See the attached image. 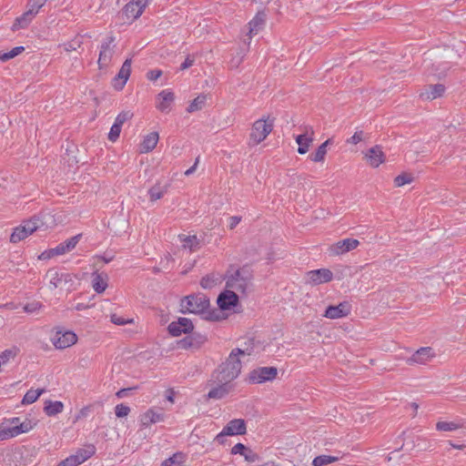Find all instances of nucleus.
Instances as JSON below:
<instances>
[{
	"label": "nucleus",
	"instance_id": "1",
	"mask_svg": "<svg viewBox=\"0 0 466 466\" xmlns=\"http://www.w3.org/2000/svg\"><path fill=\"white\" fill-rule=\"evenodd\" d=\"M245 354V350L241 349L233 350L225 362L221 363L218 368L212 373L213 382L232 383L241 371V361L239 355Z\"/></svg>",
	"mask_w": 466,
	"mask_h": 466
},
{
	"label": "nucleus",
	"instance_id": "2",
	"mask_svg": "<svg viewBox=\"0 0 466 466\" xmlns=\"http://www.w3.org/2000/svg\"><path fill=\"white\" fill-rule=\"evenodd\" d=\"M252 279V271L248 266L235 268L230 265L225 275L226 288L245 294L251 285Z\"/></svg>",
	"mask_w": 466,
	"mask_h": 466
},
{
	"label": "nucleus",
	"instance_id": "3",
	"mask_svg": "<svg viewBox=\"0 0 466 466\" xmlns=\"http://www.w3.org/2000/svg\"><path fill=\"white\" fill-rule=\"evenodd\" d=\"M181 312L202 314L209 308V299L203 293L191 294L181 300Z\"/></svg>",
	"mask_w": 466,
	"mask_h": 466
},
{
	"label": "nucleus",
	"instance_id": "4",
	"mask_svg": "<svg viewBox=\"0 0 466 466\" xmlns=\"http://www.w3.org/2000/svg\"><path fill=\"white\" fill-rule=\"evenodd\" d=\"M273 120L268 119H258L252 127L251 133L249 135L250 143L258 145L263 141L272 131Z\"/></svg>",
	"mask_w": 466,
	"mask_h": 466
},
{
	"label": "nucleus",
	"instance_id": "5",
	"mask_svg": "<svg viewBox=\"0 0 466 466\" xmlns=\"http://www.w3.org/2000/svg\"><path fill=\"white\" fill-rule=\"evenodd\" d=\"M46 278L49 280L51 289L63 288L67 286L69 289L74 283V276L70 273L60 272L56 268H50L46 274Z\"/></svg>",
	"mask_w": 466,
	"mask_h": 466
},
{
	"label": "nucleus",
	"instance_id": "6",
	"mask_svg": "<svg viewBox=\"0 0 466 466\" xmlns=\"http://www.w3.org/2000/svg\"><path fill=\"white\" fill-rule=\"evenodd\" d=\"M278 375L275 367H259L251 370L248 374V381L251 383H263L273 380Z\"/></svg>",
	"mask_w": 466,
	"mask_h": 466
},
{
	"label": "nucleus",
	"instance_id": "7",
	"mask_svg": "<svg viewBox=\"0 0 466 466\" xmlns=\"http://www.w3.org/2000/svg\"><path fill=\"white\" fill-rule=\"evenodd\" d=\"M115 42V36L110 35L107 36L101 44V49L98 57V66L99 68H103L108 66L110 63L113 55L115 53V46L112 44Z\"/></svg>",
	"mask_w": 466,
	"mask_h": 466
},
{
	"label": "nucleus",
	"instance_id": "8",
	"mask_svg": "<svg viewBox=\"0 0 466 466\" xmlns=\"http://www.w3.org/2000/svg\"><path fill=\"white\" fill-rule=\"evenodd\" d=\"M188 334H189L188 336H187L184 339L177 341L178 348L183 349V350H187V349L198 350L208 339L206 335H203L199 332L191 331Z\"/></svg>",
	"mask_w": 466,
	"mask_h": 466
},
{
	"label": "nucleus",
	"instance_id": "9",
	"mask_svg": "<svg viewBox=\"0 0 466 466\" xmlns=\"http://www.w3.org/2000/svg\"><path fill=\"white\" fill-rule=\"evenodd\" d=\"M193 329L194 325L187 318H178L177 321H172L167 327L169 334L173 337H178L183 333L188 334Z\"/></svg>",
	"mask_w": 466,
	"mask_h": 466
},
{
	"label": "nucleus",
	"instance_id": "10",
	"mask_svg": "<svg viewBox=\"0 0 466 466\" xmlns=\"http://www.w3.org/2000/svg\"><path fill=\"white\" fill-rule=\"evenodd\" d=\"M77 340L76 335L73 331L57 330L52 338L54 346L58 350H63L74 345Z\"/></svg>",
	"mask_w": 466,
	"mask_h": 466
},
{
	"label": "nucleus",
	"instance_id": "11",
	"mask_svg": "<svg viewBox=\"0 0 466 466\" xmlns=\"http://www.w3.org/2000/svg\"><path fill=\"white\" fill-rule=\"evenodd\" d=\"M333 278V273L328 268H319L310 270L307 273L306 283L316 286L329 282Z\"/></svg>",
	"mask_w": 466,
	"mask_h": 466
},
{
	"label": "nucleus",
	"instance_id": "12",
	"mask_svg": "<svg viewBox=\"0 0 466 466\" xmlns=\"http://www.w3.org/2000/svg\"><path fill=\"white\" fill-rule=\"evenodd\" d=\"M217 303L220 310H228L238 305V296L233 289H228L218 295Z\"/></svg>",
	"mask_w": 466,
	"mask_h": 466
},
{
	"label": "nucleus",
	"instance_id": "13",
	"mask_svg": "<svg viewBox=\"0 0 466 466\" xmlns=\"http://www.w3.org/2000/svg\"><path fill=\"white\" fill-rule=\"evenodd\" d=\"M131 58H127L118 74L113 79V86L116 90H122L131 74Z\"/></svg>",
	"mask_w": 466,
	"mask_h": 466
},
{
	"label": "nucleus",
	"instance_id": "14",
	"mask_svg": "<svg viewBox=\"0 0 466 466\" xmlns=\"http://www.w3.org/2000/svg\"><path fill=\"white\" fill-rule=\"evenodd\" d=\"M351 306L348 301L340 302L337 306H329L324 313V317L331 319L346 317L350 313Z\"/></svg>",
	"mask_w": 466,
	"mask_h": 466
},
{
	"label": "nucleus",
	"instance_id": "15",
	"mask_svg": "<svg viewBox=\"0 0 466 466\" xmlns=\"http://www.w3.org/2000/svg\"><path fill=\"white\" fill-rule=\"evenodd\" d=\"M149 0H132L124 7V13L127 18H138L147 5Z\"/></svg>",
	"mask_w": 466,
	"mask_h": 466
},
{
	"label": "nucleus",
	"instance_id": "16",
	"mask_svg": "<svg viewBox=\"0 0 466 466\" xmlns=\"http://www.w3.org/2000/svg\"><path fill=\"white\" fill-rule=\"evenodd\" d=\"M360 242L355 238H345L338 241L330 247V253L334 256L341 255L355 249Z\"/></svg>",
	"mask_w": 466,
	"mask_h": 466
},
{
	"label": "nucleus",
	"instance_id": "17",
	"mask_svg": "<svg viewBox=\"0 0 466 466\" xmlns=\"http://www.w3.org/2000/svg\"><path fill=\"white\" fill-rule=\"evenodd\" d=\"M435 356L432 348L422 347L419 349L410 358L407 360V363L412 364H425L428 360Z\"/></svg>",
	"mask_w": 466,
	"mask_h": 466
},
{
	"label": "nucleus",
	"instance_id": "18",
	"mask_svg": "<svg viewBox=\"0 0 466 466\" xmlns=\"http://www.w3.org/2000/svg\"><path fill=\"white\" fill-rule=\"evenodd\" d=\"M217 386L212 388L208 393V399H214V400H221L225 398L227 395L229 394L234 390V384L233 383H227V382H216Z\"/></svg>",
	"mask_w": 466,
	"mask_h": 466
},
{
	"label": "nucleus",
	"instance_id": "19",
	"mask_svg": "<svg viewBox=\"0 0 466 466\" xmlns=\"http://www.w3.org/2000/svg\"><path fill=\"white\" fill-rule=\"evenodd\" d=\"M445 92V86L442 84L428 85L420 92V97L423 100H433L442 96Z\"/></svg>",
	"mask_w": 466,
	"mask_h": 466
},
{
	"label": "nucleus",
	"instance_id": "20",
	"mask_svg": "<svg viewBox=\"0 0 466 466\" xmlns=\"http://www.w3.org/2000/svg\"><path fill=\"white\" fill-rule=\"evenodd\" d=\"M223 429L224 433L229 436L243 435L247 432L246 421L243 419L231 420Z\"/></svg>",
	"mask_w": 466,
	"mask_h": 466
},
{
	"label": "nucleus",
	"instance_id": "21",
	"mask_svg": "<svg viewBox=\"0 0 466 466\" xmlns=\"http://www.w3.org/2000/svg\"><path fill=\"white\" fill-rule=\"evenodd\" d=\"M267 19V15L264 11H258L254 18L248 23V35L251 37L257 35L263 29Z\"/></svg>",
	"mask_w": 466,
	"mask_h": 466
},
{
	"label": "nucleus",
	"instance_id": "22",
	"mask_svg": "<svg viewBox=\"0 0 466 466\" xmlns=\"http://www.w3.org/2000/svg\"><path fill=\"white\" fill-rule=\"evenodd\" d=\"M175 98L174 93L168 89H165L158 94L159 102L157 108L161 112H167L170 109L171 104Z\"/></svg>",
	"mask_w": 466,
	"mask_h": 466
},
{
	"label": "nucleus",
	"instance_id": "23",
	"mask_svg": "<svg viewBox=\"0 0 466 466\" xmlns=\"http://www.w3.org/2000/svg\"><path fill=\"white\" fill-rule=\"evenodd\" d=\"M366 157L370 165L373 167H378L385 160L384 153L380 146H375L370 148Z\"/></svg>",
	"mask_w": 466,
	"mask_h": 466
},
{
	"label": "nucleus",
	"instance_id": "24",
	"mask_svg": "<svg viewBox=\"0 0 466 466\" xmlns=\"http://www.w3.org/2000/svg\"><path fill=\"white\" fill-rule=\"evenodd\" d=\"M310 132L311 135L314 134L312 127L306 128V132L304 134L299 135L296 137V142L299 145L298 153L300 155H304L308 152L310 143L313 141V137H308V133Z\"/></svg>",
	"mask_w": 466,
	"mask_h": 466
},
{
	"label": "nucleus",
	"instance_id": "25",
	"mask_svg": "<svg viewBox=\"0 0 466 466\" xmlns=\"http://www.w3.org/2000/svg\"><path fill=\"white\" fill-rule=\"evenodd\" d=\"M164 420V413L156 411L152 409L148 410L143 415H141V424L144 427H148L153 423L160 422Z\"/></svg>",
	"mask_w": 466,
	"mask_h": 466
},
{
	"label": "nucleus",
	"instance_id": "26",
	"mask_svg": "<svg viewBox=\"0 0 466 466\" xmlns=\"http://www.w3.org/2000/svg\"><path fill=\"white\" fill-rule=\"evenodd\" d=\"M178 238L182 244V248L189 249L191 252L197 251L200 248V240L196 235L187 236L179 234Z\"/></svg>",
	"mask_w": 466,
	"mask_h": 466
},
{
	"label": "nucleus",
	"instance_id": "27",
	"mask_svg": "<svg viewBox=\"0 0 466 466\" xmlns=\"http://www.w3.org/2000/svg\"><path fill=\"white\" fill-rule=\"evenodd\" d=\"M35 424L32 423L31 420H25L23 422H20L19 425H15L10 428H6V433H8V439L14 438L21 433L28 432L33 429Z\"/></svg>",
	"mask_w": 466,
	"mask_h": 466
},
{
	"label": "nucleus",
	"instance_id": "28",
	"mask_svg": "<svg viewBox=\"0 0 466 466\" xmlns=\"http://www.w3.org/2000/svg\"><path fill=\"white\" fill-rule=\"evenodd\" d=\"M92 277H93L92 287L95 289V291L98 294L104 292L107 287V283H106L107 275L101 274L98 272H94Z\"/></svg>",
	"mask_w": 466,
	"mask_h": 466
},
{
	"label": "nucleus",
	"instance_id": "29",
	"mask_svg": "<svg viewBox=\"0 0 466 466\" xmlns=\"http://www.w3.org/2000/svg\"><path fill=\"white\" fill-rule=\"evenodd\" d=\"M34 16H35V15L33 14V12L27 10L22 15L16 17V19L15 20V22L11 27L12 30L17 31L21 28L27 27L28 25L31 23L32 19L34 18Z\"/></svg>",
	"mask_w": 466,
	"mask_h": 466
},
{
	"label": "nucleus",
	"instance_id": "30",
	"mask_svg": "<svg viewBox=\"0 0 466 466\" xmlns=\"http://www.w3.org/2000/svg\"><path fill=\"white\" fill-rule=\"evenodd\" d=\"M221 282V276L210 273L204 276L200 280V286L205 289H210Z\"/></svg>",
	"mask_w": 466,
	"mask_h": 466
},
{
	"label": "nucleus",
	"instance_id": "31",
	"mask_svg": "<svg viewBox=\"0 0 466 466\" xmlns=\"http://www.w3.org/2000/svg\"><path fill=\"white\" fill-rule=\"evenodd\" d=\"M64 409V404L61 401L46 400L45 402L44 411L47 416H56L61 413Z\"/></svg>",
	"mask_w": 466,
	"mask_h": 466
},
{
	"label": "nucleus",
	"instance_id": "32",
	"mask_svg": "<svg viewBox=\"0 0 466 466\" xmlns=\"http://www.w3.org/2000/svg\"><path fill=\"white\" fill-rule=\"evenodd\" d=\"M158 141V133L157 132H151L148 134L143 140L141 144L142 152H149L152 151Z\"/></svg>",
	"mask_w": 466,
	"mask_h": 466
},
{
	"label": "nucleus",
	"instance_id": "33",
	"mask_svg": "<svg viewBox=\"0 0 466 466\" xmlns=\"http://www.w3.org/2000/svg\"><path fill=\"white\" fill-rule=\"evenodd\" d=\"M96 452L94 445H89L86 449H78L76 452L75 457L78 460V464L85 462L86 460L91 458Z\"/></svg>",
	"mask_w": 466,
	"mask_h": 466
},
{
	"label": "nucleus",
	"instance_id": "34",
	"mask_svg": "<svg viewBox=\"0 0 466 466\" xmlns=\"http://www.w3.org/2000/svg\"><path fill=\"white\" fill-rule=\"evenodd\" d=\"M331 144V139L329 138L323 142L316 150L315 153L309 156L310 159L314 162H321L325 159L327 154V147Z\"/></svg>",
	"mask_w": 466,
	"mask_h": 466
},
{
	"label": "nucleus",
	"instance_id": "35",
	"mask_svg": "<svg viewBox=\"0 0 466 466\" xmlns=\"http://www.w3.org/2000/svg\"><path fill=\"white\" fill-rule=\"evenodd\" d=\"M29 235H31V233L27 231V229L25 228V227L23 226V224H21L20 226L16 227L14 229L13 233L10 236V241L12 243H17L27 238Z\"/></svg>",
	"mask_w": 466,
	"mask_h": 466
},
{
	"label": "nucleus",
	"instance_id": "36",
	"mask_svg": "<svg viewBox=\"0 0 466 466\" xmlns=\"http://www.w3.org/2000/svg\"><path fill=\"white\" fill-rule=\"evenodd\" d=\"M167 190V186H161L159 183H157L148 190V195L151 201H156L160 199Z\"/></svg>",
	"mask_w": 466,
	"mask_h": 466
},
{
	"label": "nucleus",
	"instance_id": "37",
	"mask_svg": "<svg viewBox=\"0 0 466 466\" xmlns=\"http://www.w3.org/2000/svg\"><path fill=\"white\" fill-rule=\"evenodd\" d=\"M46 391L45 389L29 390L22 400V404H32Z\"/></svg>",
	"mask_w": 466,
	"mask_h": 466
},
{
	"label": "nucleus",
	"instance_id": "38",
	"mask_svg": "<svg viewBox=\"0 0 466 466\" xmlns=\"http://www.w3.org/2000/svg\"><path fill=\"white\" fill-rule=\"evenodd\" d=\"M451 68L450 64L448 62L441 63L439 65H432V68L430 72L431 75L437 76L438 79L444 77L447 74V71Z\"/></svg>",
	"mask_w": 466,
	"mask_h": 466
},
{
	"label": "nucleus",
	"instance_id": "39",
	"mask_svg": "<svg viewBox=\"0 0 466 466\" xmlns=\"http://www.w3.org/2000/svg\"><path fill=\"white\" fill-rule=\"evenodd\" d=\"M207 96L199 95L198 96L187 106V111L188 113H193L198 111L203 108L206 104Z\"/></svg>",
	"mask_w": 466,
	"mask_h": 466
},
{
	"label": "nucleus",
	"instance_id": "40",
	"mask_svg": "<svg viewBox=\"0 0 466 466\" xmlns=\"http://www.w3.org/2000/svg\"><path fill=\"white\" fill-rule=\"evenodd\" d=\"M23 226L25 227V228L27 229V231L29 233L33 234L41 226H43V222L40 220V218L38 217L34 216L28 220H25L23 222Z\"/></svg>",
	"mask_w": 466,
	"mask_h": 466
},
{
	"label": "nucleus",
	"instance_id": "41",
	"mask_svg": "<svg viewBox=\"0 0 466 466\" xmlns=\"http://www.w3.org/2000/svg\"><path fill=\"white\" fill-rule=\"evenodd\" d=\"M339 460V457L330 455H319L314 458L312 461L313 466H324L331 462H335Z\"/></svg>",
	"mask_w": 466,
	"mask_h": 466
},
{
	"label": "nucleus",
	"instance_id": "42",
	"mask_svg": "<svg viewBox=\"0 0 466 466\" xmlns=\"http://www.w3.org/2000/svg\"><path fill=\"white\" fill-rule=\"evenodd\" d=\"M184 462V455L181 452L175 453L173 456L166 460L161 466H182Z\"/></svg>",
	"mask_w": 466,
	"mask_h": 466
},
{
	"label": "nucleus",
	"instance_id": "43",
	"mask_svg": "<svg viewBox=\"0 0 466 466\" xmlns=\"http://www.w3.org/2000/svg\"><path fill=\"white\" fill-rule=\"evenodd\" d=\"M19 352V349L16 348V347H13L11 349H7L5 350H4L1 354H0V360L3 364H5L7 363L11 359H14L16 357V355L18 354Z\"/></svg>",
	"mask_w": 466,
	"mask_h": 466
},
{
	"label": "nucleus",
	"instance_id": "44",
	"mask_svg": "<svg viewBox=\"0 0 466 466\" xmlns=\"http://www.w3.org/2000/svg\"><path fill=\"white\" fill-rule=\"evenodd\" d=\"M413 181V177L408 173H402L394 178L395 187H402Z\"/></svg>",
	"mask_w": 466,
	"mask_h": 466
},
{
	"label": "nucleus",
	"instance_id": "45",
	"mask_svg": "<svg viewBox=\"0 0 466 466\" xmlns=\"http://www.w3.org/2000/svg\"><path fill=\"white\" fill-rule=\"evenodd\" d=\"M203 314H205L204 319L209 321H218L222 319V313L220 309H213L210 310L206 309Z\"/></svg>",
	"mask_w": 466,
	"mask_h": 466
},
{
	"label": "nucleus",
	"instance_id": "46",
	"mask_svg": "<svg viewBox=\"0 0 466 466\" xmlns=\"http://www.w3.org/2000/svg\"><path fill=\"white\" fill-rule=\"evenodd\" d=\"M47 0H28L27 7L35 15L39 9L45 5Z\"/></svg>",
	"mask_w": 466,
	"mask_h": 466
},
{
	"label": "nucleus",
	"instance_id": "47",
	"mask_svg": "<svg viewBox=\"0 0 466 466\" xmlns=\"http://www.w3.org/2000/svg\"><path fill=\"white\" fill-rule=\"evenodd\" d=\"M459 428V425L454 422L439 421L436 424V429L442 431H452Z\"/></svg>",
	"mask_w": 466,
	"mask_h": 466
},
{
	"label": "nucleus",
	"instance_id": "48",
	"mask_svg": "<svg viewBox=\"0 0 466 466\" xmlns=\"http://www.w3.org/2000/svg\"><path fill=\"white\" fill-rule=\"evenodd\" d=\"M130 408L123 403L117 404L115 408V413L117 418H123L128 415Z\"/></svg>",
	"mask_w": 466,
	"mask_h": 466
},
{
	"label": "nucleus",
	"instance_id": "49",
	"mask_svg": "<svg viewBox=\"0 0 466 466\" xmlns=\"http://www.w3.org/2000/svg\"><path fill=\"white\" fill-rule=\"evenodd\" d=\"M121 127H122L116 123L113 124V126L111 127L110 131L108 133V139L110 141L115 142L119 137V135L121 132Z\"/></svg>",
	"mask_w": 466,
	"mask_h": 466
},
{
	"label": "nucleus",
	"instance_id": "50",
	"mask_svg": "<svg viewBox=\"0 0 466 466\" xmlns=\"http://www.w3.org/2000/svg\"><path fill=\"white\" fill-rule=\"evenodd\" d=\"M133 116V113L130 112V111H122L121 113H119L117 115V116L116 117V120H115V123L118 124L119 126H123V124L131 119Z\"/></svg>",
	"mask_w": 466,
	"mask_h": 466
},
{
	"label": "nucleus",
	"instance_id": "51",
	"mask_svg": "<svg viewBox=\"0 0 466 466\" xmlns=\"http://www.w3.org/2000/svg\"><path fill=\"white\" fill-rule=\"evenodd\" d=\"M82 45V42L79 38H75L70 42L65 43L63 45L65 51L69 52L73 50H76L78 47H80Z\"/></svg>",
	"mask_w": 466,
	"mask_h": 466
},
{
	"label": "nucleus",
	"instance_id": "52",
	"mask_svg": "<svg viewBox=\"0 0 466 466\" xmlns=\"http://www.w3.org/2000/svg\"><path fill=\"white\" fill-rule=\"evenodd\" d=\"M80 237H81V235H76V236H74L63 242V244L66 247V249H67L68 252L70 250H72L76 246V244L78 243V241L80 239Z\"/></svg>",
	"mask_w": 466,
	"mask_h": 466
},
{
	"label": "nucleus",
	"instance_id": "53",
	"mask_svg": "<svg viewBox=\"0 0 466 466\" xmlns=\"http://www.w3.org/2000/svg\"><path fill=\"white\" fill-rule=\"evenodd\" d=\"M78 460L75 455H70L66 459L61 461L56 466H78Z\"/></svg>",
	"mask_w": 466,
	"mask_h": 466
},
{
	"label": "nucleus",
	"instance_id": "54",
	"mask_svg": "<svg viewBox=\"0 0 466 466\" xmlns=\"http://www.w3.org/2000/svg\"><path fill=\"white\" fill-rule=\"evenodd\" d=\"M41 307V303L37 302V301H34V302H31V303H27L24 306V310L26 312V313H34L38 309H40Z\"/></svg>",
	"mask_w": 466,
	"mask_h": 466
},
{
	"label": "nucleus",
	"instance_id": "55",
	"mask_svg": "<svg viewBox=\"0 0 466 466\" xmlns=\"http://www.w3.org/2000/svg\"><path fill=\"white\" fill-rule=\"evenodd\" d=\"M243 456L245 457V460L248 462H255L258 461V455L249 448H248L247 452H245Z\"/></svg>",
	"mask_w": 466,
	"mask_h": 466
},
{
	"label": "nucleus",
	"instance_id": "56",
	"mask_svg": "<svg viewBox=\"0 0 466 466\" xmlns=\"http://www.w3.org/2000/svg\"><path fill=\"white\" fill-rule=\"evenodd\" d=\"M248 447L245 446L242 443H237L231 450L232 454H240L244 455L245 452H247Z\"/></svg>",
	"mask_w": 466,
	"mask_h": 466
},
{
	"label": "nucleus",
	"instance_id": "57",
	"mask_svg": "<svg viewBox=\"0 0 466 466\" xmlns=\"http://www.w3.org/2000/svg\"><path fill=\"white\" fill-rule=\"evenodd\" d=\"M50 252L52 254H56V256H58V255H63V254L68 252V250L66 249V247H65V245L63 243H60L56 248H50Z\"/></svg>",
	"mask_w": 466,
	"mask_h": 466
},
{
	"label": "nucleus",
	"instance_id": "58",
	"mask_svg": "<svg viewBox=\"0 0 466 466\" xmlns=\"http://www.w3.org/2000/svg\"><path fill=\"white\" fill-rule=\"evenodd\" d=\"M162 75V71L159 69L150 70L147 72V76L151 81H156Z\"/></svg>",
	"mask_w": 466,
	"mask_h": 466
},
{
	"label": "nucleus",
	"instance_id": "59",
	"mask_svg": "<svg viewBox=\"0 0 466 466\" xmlns=\"http://www.w3.org/2000/svg\"><path fill=\"white\" fill-rule=\"evenodd\" d=\"M362 131L355 132V134L350 139H348V143L356 145L362 140Z\"/></svg>",
	"mask_w": 466,
	"mask_h": 466
},
{
	"label": "nucleus",
	"instance_id": "60",
	"mask_svg": "<svg viewBox=\"0 0 466 466\" xmlns=\"http://www.w3.org/2000/svg\"><path fill=\"white\" fill-rule=\"evenodd\" d=\"M194 64V58H192L190 56H187L185 59V61L180 65V70H185L189 68Z\"/></svg>",
	"mask_w": 466,
	"mask_h": 466
},
{
	"label": "nucleus",
	"instance_id": "61",
	"mask_svg": "<svg viewBox=\"0 0 466 466\" xmlns=\"http://www.w3.org/2000/svg\"><path fill=\"white\" fill-rule=\"evenodd\" d=\"M229 228L233 229L237 227V225L241 221V217L233 216L229 218Z\"/></svg>",
	"mask_w": 466,
	"mask_h": 466
},
{
	"label": "nucleus",
	"instance_id": "62",
	"mask_svg": "<svg viewBox=\"0 0 466 466\" xmlns=\"http://www.w3.org/2000/svg\"><path fill=\"white\" fill-rule=\"evenodd\" d=\"M111 321L116 325H124L127 322L122 317H118L116 314L111 316Z\"/></svg>",
	"mask_w": 466,
	"mask_h": 466
},
{
	"label": "nucleus",
	"instance_id": "63",
	"mask_svg": "<svg viewBox=\"0 0 466 466\" xmlns=\"http://www.w3.org/2000/svg\"><path fill=\"white\" fill-rule=\"evenodd\" d=\"M25 50L24 46H15L11 51H9V54L12 58L15 57L16 56L20 55Z\"/></svg>",
	"mask_w": 466,
	"mask_h": 466
},
{
	"label": "nucleus",
	"instance_id": "64",
	"mask_svg": "<svg viewBox=\"0 0 466 466\" xmlns=\"http://www.w3.org/2000/svg\"><path fill=\"white\" fill-rule=\"evenodd\" d=\"M198 162H199V157H198L196 158L194 165H193L190 168H188L187 170H186V171H185V175H186V176H190V175H192V174L196 171L197 167H198Z\"/></svg>",
	"mask_w": 466,
	"mask_h": 466
}]
</instances>
